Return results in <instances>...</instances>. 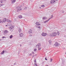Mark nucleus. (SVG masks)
I'll return each mask as SVG.
<instances>
[{
	"instance_id": "obj_8",
	"label": "nucleus",
	"mask_w": 66,
	"mask_h": 66,
	"mask_svg": "<svg viewBox=\"0 0 66 66\" xmlns=\"http://www.w3.org/2000/svg\"><path fill=\"white\" fill-rule=\"evenodd\" d=\"M8 33V31H7L5 30L4 31V34L5 35Z\"/></svg>"
},
{
	"instance_id": "obj_17",
	"label": "nucleus",
	"mask_w": 66,
	"mask_h": 66,
	"mask_svg": "<svg viewBox=\"0 0 66 66\" xmlns=\"http://www.w3.org/2000/svg\"><path fill=\"white\" fill-rule=\"evenodd\" d=\"M49 20H49V19H48L47 20L45 21L44 22V23H46V22H48V21Z\"/></svg>"
},
{
	"instance_id": "obj_22",
	"label": "nucleus",
	"mask_w": 66,
	"mask_h": 66,
	"mask_svg": "<svg viewBox=\"0 0 66 66\" xmlns=\"http://www.w3.org/2000/svg\"><path fill=\"white\" fill-rule=\"evenodd\" d=\"M9 22V23H12V21L9 20V22Z\"/></svg>"
},
{
	"instance_id": "obj_14",
	"label": "nucleus",
	"mask_w": 66,
	"mask_h": 66,
	"mask_svg": "<svg viewBox=\"0 0 66 66\" xmlns=\"http://www.w3.org/2000/svg\"><path fill=\"white\" fill-rule=\"evenodd\" d=\"M18 17L20 18V19H21L22 18V16L21 15H19L18 16Z\"/></svg>"
},
{
	"instance_id": "obj_42",
	"label": "nucleus",
	"mask_w": 66,
	"mask_h": 66,
	"mask_svg": "<svg viewBox=\"0 0 66 66\" xmlns=\"http://www.w3.org/2000/svg\"><path fill=\"white\" fill-rule=\"evenodd\" d=\"M2 6V5L0 4V7H1V6Z\"/></svg>"
},
{
	"instance_id": "obj_28",
	"label": "nucleus",
	"mask_w": 66,
	"mask_h": 66,
	"mask_svg": "<svg viewBox=\"0 0 66 66\" xmlns=\"http://www.w3.org/2000/svg\"><path fill=\"white\" fill-rule=\"evenodd\" d=\"M34 63H36V59H35L34 60Z\"/></svg>"
},
{
	"instance_id": "obj_36",
	"label": "nucleus",
	"mask_w": 66,
	"mask_h": 66,
	"mask_svg": "<svg viewBox=\"0 0 66 66\" xmlns=\"http://www.w3.org/2000/svg\"><path fill=\"white\" fill-rule=\"evenodd\" d=\"M62 13L63 14H64V11H62Z\"/></svg>"
},
{
	"instance_id": "obj_24",
	"label": "nucleus",
	"mask_w": 66,
	"mask_h": 66,
	"mask_svg": "<svg viewBox=\"0 0 66 66\" xmlns=\"http://www.w3.org/2000/svg\"><path fill=\"white\" fill-rule=\"evenodd\" d=\"M53 18V15H52L51 17V18H50L49 19V20H50V19H51V18Z\"/></svg>"
},
{
	"instance_id": "obj_25",
	"label": "nucleus",
	"mask_w": 66,
	"mask_h": 66,
	"mask_svg": "<svg viewBox=\"0 0 66 66\" xmlns=\"http://www.w3.org/2000/svg\"><path fill=\"white\" fill-rule=\"evenodd\" d=\"M38 49L39 50H40L41 49V48L40 47H39V48H38Z\"/></svg>"
},
{
	"instance_id": "obj_30",
	"label": "nucleus",
	"mask_w": 66,
	"mask_h": 66,
	"mask_svg": "<svg viewBox=\"0 0 66 66\" xmlns=\"http://www.w3.org/2000/svg\"><path fill=\"white\" fill-rule=\"evenodd\" d=\"M36 50H37L36 48H35L34 49V51L35 52V51H36Z\"/></svg>"
},
{
	"instance_id": "obj_1",
	"label": "nucleus",
	"mask_w": 66,
	"mask_h": 66,
	"mask_svg": "<svg viewBox=\"0 0 66 66\" xmlns=\"http://www.w3.org/2000/svg\"><path fill=\"white\" fill-rule=\"evenodd\" d=\"M40 47V43H39L37 44L36 46V47L37 48H38L39 47Z\"/></svg>"
},
{
	"instance_id": "obj_31",
	"label": "nucleus",
	"mask_w": 66,
	"mask_h": 66,
	"mask_svg": "<svg viewBox=\"0 0 66 66\" xmlns=\"http://www.w3.org/2000/svg\"><path fill=\"white\" fill-rule=\"evenodd\" d=\"M16 65V62H15V63H14V64H13V65Z\"/></svg>"
},
{
	"instance_id": "obj_34",
	"label": "nucleus",
	"mask_w": 66,
	"mask_h": 66,
	"mask_svg": "<svg viewBox=\"0 0 66 66\" xmlns=\"http://www.w3.org/2000/svg\"><path fill=\"white\" fill-rule=\"evenodd\" d=\"M38 28H39V29H40V26H38Z\"/></svg>"
},
{
	"instance_id": "obj_47",
	"label": "nucleus",
	"mask_w": 66,
	"mask_h": 66,
	"mask_svg": "<svg viewBox=\"0 0 66 66\" xmlns=\"http://www.w3.org/2000/svg\"><path fill=\"white\" fill-rule=\"evenodd\" d=\"M32 53H33V54H34V52H33Z\"/></svg>"
},
{
	"instance_id": "obj_20",
	"label": "nucleus",
	"mask_w": 66,
	"mask_h": 66,
	"mask_svg": "<svg viewBox=\"0 0 66 66\" xmlns=\"http://www.w3.org/2000/svg\"><path fill=\"white\" fill-rule=\"evenodd\" d=\"M12 37H13V35H11L10 37V38H12Z\"/></svg>"
},
{
	"instance_id": "obj_2",
	"label": "nucleus",
	"mask_w": 66,
	"mask_h": 66,
	"mask_svg": "<svg viewBox=\"0 0 66 66\" xmlns=\"http://www.w3.org/2000/svg\"><path fill=\"white\" fill-rule=\"evenodd\" d=\"M52 34L53 36H55L57 35V34L56 32H52Z\"/></svg>"
},
{
	"instance_id": "obj_19",
	"label": "nucleus",
	"mask_w": 66,
	"mask_h": 66,
	"mask_svg": "<svg viewBox=\"0 0 66 66\" xmlns=\"http://www.w3.org/2000/svg\"><path fill=\"white\" fill-rule=\"evenodd\" d=\"M8 26H12V24H10V23H9L8 24Z\"/></svg>"
},
{
	"instance_id": "obj_18",
	"label": "nucleus",
	"mask_w": 66,
	"mask_h": 66,
	"mask_svg": "<svg viewBox=\"0 0 66 66\" xmlns=\"http://www.w3.org/2000/svg\"><path fill=\"white\" fill-rule=\"evenodd\" d=\"M21 29L20 28L18 30L19 32H21Z\"/></svg>"
},
{
	"instance_id": "obj_13",
	"label": "nucleus",
	"mask_w": 66,
	"mask_h": 66,
	"mask_svg": "<svg viewBox=\"0 0 66 66\" xmlns=\"http://www.w3.org/2000/svg\"><path fill=\"white\" fill-rule=\"evenodd\" d=\"M48 42L50 45H51V44L52 43V41L51 40H49L48 41Z\"/></svg>"
},
{
	"instance_id": "obj_7",
	"label": "nucleus",
	"mask_w": 66,
	"mask_h": 66,
	"mask_svg": "<svg viewBox=\"0 0 66 66\" xmlns=\"http://www.w3.org/2000/svg\"><path fill=\"white\" fill-rule=\"evenodd\" d=\"M22 10V9L20 7H19V8L17 10V12H20V11Z\"/></svg>"
},
{
	"instance_id": "obj_11",
	"label": "nucleus",
	"mask_w": 66,
	"mask_h": 66,
	"mask_svg": "<svg viewBox=\"0 0 66 66\" xmlns=\"http://www.w3.org/2000/svg\"><path fill=\"white\" fill-rule=\"evenodd\" d=\"M36 24L37 25H38V26H40V24H39V22H37L36 23Z\"/></svg>"
},
{
	"instance_id": "obj_44",
	"label": "nucleus",
	"mask_w": 66,
	"mask_h": 66,
	"mask_svg": "<svg viewBox=\"0 0 66 66\" xmlns=\"http://www.w3.org/2000/svg\"><path fill=\"white\" fill-rule=\"evenodd\" d=\"M4 52H6V51H4Z\"/></svg>"
},
{
	"instance_id": "obj_6",
	"label": "nucleus",
	"mask_w": 66,
	"mask_h": 66,
	"mask_svg": "<svg viewBox=\"0 0 66 66\" xmlns=\"http://www.w3.org/2000/svg\"><path fill=\"white\" fill-rule=\"evenodd\" d=\"M55 2V1L54 0H52L50 1L51 4H52V3H54Z\"/></svg>"
},
{
	"instance_id": "obj_32",
	"label": "nucleus",
	"mask_w": 66,
	"mask_h": 66,
	"mask_svg": "<svg viewBox=\"0 0 66 66\" xmlns=\"http://www.w3.org/2000/svg\"><path fill=\"white\" fill-rule=\"evenodd\" d=\"M29 37H31V36H32V35H29Z\"/></svg>"
},
{
	"instance_id": "obj_49",
	"label": "nucleus",
	"mask_w": 66,
	"mask_h": 66,
	"mask_svg": "<svg viewBox=\"0 0 66 66\" xmlns=\"http://www.w3.org/2000/svg\"><path fill=\"white\" fill-rule=\"evenodd\" d=\"M36 66H38V65H37Z\"/></svg>"
},
{
	"instance_id": "obj_12",
	"label": "nucleus",
	"mask_w": 66,
	"mask_h": 66,
	"mask_svg": "<svg viewBox=\"0 0 66 66\" xmlns=\"http://www.w3.org/2000/svg\"><path fill=\"white\" fill-rule=\"evenodd\" d=\"M6 21V18H4L3 20V22H5V21Z\"/></svg>"
},
{
	"instance_id": "obj_45",
	"label": "nucleus",
	"mask_w": 66,
	"mask_h": 66,
	"mask_svg": "<svg viewBox=\"0 0 66 66\" xmlns=\"http://www.w3.org/2000/svg\"><path fill=\"white\" fill-rule=\"evenodd\" d=\"M46 66H48V65H46Z\"/></svg>"
},
{
	"instance_id": "obj_21",
	"label": "nucleus",
	"mask_w": 66,
	"mask_h": 66,
	"mask_svg": "<svg viewBox=\"0 0 66 66\" xmlns=\"http://www.w3.org/2000/svg\"><path fill=\"white\" fill-rule=\"evenodd\" d=\"M47 17H44L43 18V19H47Z\"/></svg>"
},
{
	"instance_id": "obj_38",
	"label": "nucleus",
	"mask_w": 66,
	"mask_h": 66,
	"mask_svg": "<svg viewBox=\"0 0 66 66\" xmlns=\"http://www.w3.org/2000/svg\"><path fill=\"white\" fill-rule=\"evenodd\" d=\"M6 38V37L5 36H3L2 37V38Z\"/></svg>"
},
{
	"instance_id": "obj_43",
	"label": "nucleus",
	"mask_w": 66,
	"mask_h": 66,
	"mask_svg": "<svg viewBox=\"0 0 66 66\" xmlns=\"http://www.w3.org/2000/svg\"><path fill=\"white\" fill-rule=\"evenodd\" d=\"M6 27H7V25H6Z\"/></svg>"
},
{
	"instance_id": "obj_40",
	"label": "nucleus",
	"mask_w": 66,
	"mask_h": 66,
	"mask_svg": "<svg viewBox=\"0 0 66 66\" xmlns=\"http://www.w3.org/2000/svg\"><path fill=\"white\" fill-rule=\"evenodd\" d=\"M45 60H46L47 61V59L46 57L45 58Z\"/></svg>"
},
{
	"instance_id": "obj_5",
	"label": "nucleus",
	"mask_w": 66,
	"mask_h": 66,
	"mask_svg": "<svg viewBox=\"0 0 66 66\" xmlns=\"http://www.w3.org/2000/svg\"><path fill=\"white\" fill-rule=\"evenodd\" d=\"M42 36H46L47 35V33L43 32L42 34Z\"/></svg>"
},
{
	"instance_id": "obj_46",
	"label": "nucleus",
	"mask_w": 66,
	"mask_h": 66,
	"mask_svg": "<svg viewBox=\"0 0 66 66\" xmlns=\"http://www.w3.org/2000/svg\"><path fill=\"white\" fill-rule=\"evenodd\" d=\"M20 46L21 47V44L20 45Z\"/></svg>"
},
{
	"instance_id": "obj_26",
	"label": "nucleus",
	"mask_w": 66,
	"mask_h": 66,
	"mask_svg": "<svg viewBox=\"0 0 66 66\" xmlns=\"http://www.w3.org/2000/svg\"><path fill=\"white\" fill-rule=\"evenodd\" d=\"M9 21H10V20H9V19H7V20L6 21H7V22H8Z\"/></svg>"
},
{
	"instance_id": "obj_51",
	"label": "nucleus",
	"mask_w": 66,
	"mask_h": 66,
	"mask_svg": "<svg viewBox=\"0 0 66 66\" xmlns=\"http://www.w3.org/2000/svg\"><path fill=\"white\" fill-rule=\"evenodd\" d=\"M33 57H34V56H33Z\"/></svg>"
},
{
	"instance_id": "obj_16",
	"label": "nucleus",
	"mask_w": 66,
	"mask_h": 66,
	"mask_svg": "<svg viewBox=\"0 0 66 66\" xmlns=\"http://www.w3.org/2000/svg\"><path fill=\"white\" fill-rule=\"evenodd\" d=\"M4 53V51H3L1 53V55L2 54H3Z\"/></svg>"
},
{
	"instance_id": "obj_23",
	"label": "nucleus",
	"mask_w": 66,
	"mask_h": 66,
	"mask_svg": "<svg viewBox=\"0 0 66 66\" xmlns=\"http://www.w3.org/2000/svg\"><path fill=\"white\" fill-rule=\"evenodd\" d=\"M57 34L58 35H59L60 34V32L59 31L57 32Z\"/></svg>"
},
{
	"instance_id": "obj_27",
	"label": "nucleus",
	"mask_w": 66,
	"mask_h": 66,
	"mask_svg": "<svg viewBox=\"0 0 66 66\" xmlns=\"http://www.w3.org/2000/svg\"><path fill=\"white\" fill-rule=\"evenodd\" d=\"M41 6H42V7H45V5H42Z\"/></svg>"
},
{
	"instance_id": "obj_39",
	"label": "nucleus",
	"mask_w": 66,
	"mask_h": 66,
	"mask_svg": "<svg viewBox=\"0 0 66 66\" xmlns=\"http://www.w3.org/2000/svg\"><path fill=\"white\" fill-rule=\"evenodd\" d=\"M3 2H5L6 1V0H3Z\"/></svg>"
},
{
	"instance_id": "obj_37",
	"label": "nucleus",
	"mask_w": 66,
	"mask_h": 66,
	"mask_svg": "<svg viewBox=\"0 0 66 66\" xmlns=\"http://www.w3.org/2000/svg\"><path fill=\"white\" fill-rule=\"evenodd\" d=\"M52 61V59H51V62Z\"/></svg>"
},
{
	"instance_id": "obj_4",
	"label": "nucleus",
	"mask_w": 66,
	"mask_h": 66,
	"mask_svg": "<svg viewBox=\"0 0 66 66\" xmlns=\"http://www.w3.org/2000/svg\"><path fill=\"white\" fill-rule=\"evenodd\" d=\"M54 46L56 47H57L59 46V44L57 42L55 43V44H54Z\"/></svg>"
},
{
	"instance_id": "obj_48",
	"label": "nucleus",
	"mask_w": 66,
	"mask_h": 66,
	"mask_svg": "<svg viewBox=\"0 0 66 66\" xmlns=\"http://www.w3.org/2000/svg\"><path fill=\"white\" fill-rule=\"evenodd\" d=\"M58 0H56V1H57Z\"/></svg>"
},
{
	"instance_id": "obj_41",
	"label": "nucleus",
	"mask_w": 66,
	"mask_h": 66,
	"mask_svg": "<svg viewBox=\"0 0 66 66\" xmlns=\"http://www.w3.org/2000/svg\"><path fill=\"white\" fill-rule=\"evenodd\" d=\"M32 55V54H29V55Z\"/></svg>"
},
{
	"instance_id": "obj_33",
	"label": "nucleus",
	"mask_w": 66,
	"mask_h": 66,
	"mask_svg": "<svg viewBox=\"0 0 66 66\" xmlns=\"http://www.w3.org/2000/svg\"><path fill=\"white\" fill-rule=\"evenodd\" d=\"M1 22H2L3 23V22H2V21H1V20L0 19V23H1Z\"/></svg>"
},
{
	"instance_id": "obj_50",
	"label": "nucleus",
	"mask_w": 66,
	"mask_h": 66,
	"mask_svg": "<svg viewBox=\"0 0 66 66\" xmlns=\"http://www.w3.org/2000/svg\"><path fill=\"white\" fill-rule=\"evenodd\" d=\"M65 54L66 55V52L65 53Z\"/></svg>"
},
{
	"instance_id": "obj_15",
	"label": "nucleus",
	"mask_w": 66,
	"mask_h": 66,
	"mask_svg": "<svg viewBox=\"0 0 66 66\" xmlns=\"http://www.w3.org/2000/svg\"><path fill=\"white\" fill-rule=\"evenodd\" d=\"M11 1L12 2V3H13L16 1V0H11Z\"/></svg>"
},
{
	"instance_id": "obj_10",
	"label": "nucleus",
	"mask_w": 66,
	"mask_h": 66,
	"mask_svg": "<svg viewBox=\"0 0 66 66\" xmlns=\"http://www.w3.org/2000/svg\"><path fill=\"white\" fill-rule=\"evenodd\" d=\"M9 28L10 30V31H11L12 29L13 28V26L10 27H9Z\"/></svg>"
},
{
	"instance_id": "obj_29",
	"label": "nucleus",
	"mask_w": 66,
	"mask_h": 66,
	"mask_svg": "<svg viewBox=\"0 0 66 66\" xmlns=\"http://www.w3.org/2000/svg\"><path fill=\"white\" fill-rule=\"evenodd\" d=\"M1 2L2 3H3V0H1Z\"/></svg>"
},
{
	"instance_id": "obj_52",
	"label": "nucleus",
	"mask_w": 66,
	"mask_h": 66,
	"mask_svg": "<svg viewBox=\"0 0 66 66\" xmlns=\"http://www.w3.org/2000/svg\"><path fill=\"white\" fill-rule=\"evenodd\" d=\"M1 40L0 39V41Z\"/></svg>"
},
{
	"instance_id": "obj_3",
	"label": "nucleus",
	"mask_w": 66,
	"mask_h": 66,
	"mask_svg": "<svg viewBox=\"0 0 66 66\" xmlns=\"http://www.w3.org/2000/svg\"><path fill=\"white\" fill-rule=\"evenodd\" d=\"M28 32L29 34H32V32H33V30L30 29L29 30Z\"/></svg>"
},
{
	"instance_id": "obj_9",
	"label": "nucleus",
	"mask_w": 66,
	"mask_h": 66,
	"mask_svg": "<svg viewBox=\"0 0 66 66\" xmlns=\"http://www.w3.org/2000/svg\"><path fill=\"white\" fill-rule=\"evenodd\" d=\"M19 35L20 37H22V36H23V33H21L19 34Z\"/></svg>"
},
{
	"instance_id": "obj_35",
	"label": "nucleus",
	"mask_w": 66,
	"mask_h": 66,
	"mask_svg": "<svg viewBox=\"0 0 66 66\" xmlns=\"http://www.w3.org/2000/svg\"><path fill=\"white\" fill-rule=\"evenodd\" d=\"M35 66H37V64H36V63H35Z\"/></svg>"
}]
</instances>
